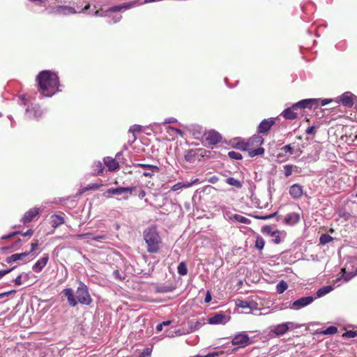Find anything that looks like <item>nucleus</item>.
Wrapping results in <instances>:
<instances>
[{
	"mask_svg": "<svg viewBox=\"0 0 357 357\" xmlns=\"http://www.w3.org/2000/svg\"><path fill=\"white\" fill-rule=\"evenodd\" d=\"M39 92L43 96L51 97L59 89V77L50 70H43L36 77Z\"/></svg>",
	"mask_w": 357,
	"mask_h": 357,
	"instance_id": "1",
	"label": "nucleus"
},
{
	"mask_svg": "<svg viewBox=\"0 0 357 357\" xmlns=\"http://www.w3.org/2000/svg\"><path fill=\"white\" fill-rule=\"evenodd\" d=\"M75 294L71 288L63 289L62 294L67 298L68 303L71 307H75L78 303L89 305L92 303V298L89 292L87 286L82 281H79Z\"/></svg>",
	"mask_w": 357,
	"mask_h": 357,
	"instance_id": "2",
	"label": "nucleus"
},
{
	"mask_svg": "<svg viewBox=\"0 0 357 357\" xmlns=\"http://www.w3.org/2000/svg\"><path fill=\"white\" fill-rule=\"evenodd\" d=\"M143 237L146 244L147 252L149 253L158 252L162 245L161 237L155 227L146 229L143 232Z\"/></svg>",
	"mask_w": 357,
	"mask_h": 357,
	"instance_id": "3",
	"label": "nucleus"
},
{
	"mask_svg": "<svg viewBox=\"0 0 357 357\" xmlns=\"http://www.w3.org/2000/svg\"><path fill=\"white\" fill-rule=\"evenodd\" d=\"M263 142L264 139L261 136L254 135L246 142L242 143L241 149L247 151L251 157L261 155L264 152V149L260 147Z\"/></svg>",
	"mask_w": 357,
	"mask_h": 357,
	"instance_id": "4",
	"label": "nucleus"
},
{
	"mask_svg": "<svg viewBox=\"0 0 357 357\" xmlns=\"http://www.w3.org/2000/svg\"><path fill=\"white\" fill-rule=\"evenodd\" d=\"M137 3L138 2L137 1L124 3L119 6H112L105 11L96 10L95 12V15L100 17H109V14L111 13L121 12L123 10L130 9L131 8L137 5Z\"/></svg>",
	"mask_w": 357,
	"mask_h": 357,
	"instance_id": "5",
	"label": "nucleus"
},
{
	"mask_svg": "<svg viewBox=\"0 0 357 357\" xmlns=\"http://www.w3.org/2000/svg\"><path fill=\"white\" fill-rule=\"evenodd\" d=\"M236 305L240 308L249 310L250 312L260 310L257 303L251 298H248L245 300L236 299Z\"/></svg>",
	"mask_w": 357,
	"mask_h": 357,
	"instance_id": "6",
	"label": "nucleus"
},
{
	"mask_svg": "<svg viewBox=\"0 0 357 357\" xmlns=\"http://www.w3.org/2000/svg\"><path fill=\"white\" fill-rule=\"evenodd\" d=\"M135 187L111 188L107 190V193L114 195H123L124 199H127L135 190Z\"/></svg>",
	"mask_w": 357,
	"mask_h": 357,
	"instance_id": "7",
	"label": "nucleus"
},
{
	"mask_svg": "<svg viewBox=\"0 0 357 357\" xmlns=\"http://www.w3.org/2000/svg\"><path fill=\"white\" fill-rule=\"evenodd\" d=\"M224 218L226 220L234 222H239L245 225H248L250 223V220L246 217L243 216L240 214L233 213L229 211H224Z\"/></svg>",
	"mask_w": 357,
	"mask_h": 357,
	"instance_id": "8",
	"label": "nucleus"
},
{
	"mask_svg": "<svg viewBox=\"0 0 357 357\" xmlns=\"http://www.w3.org/2000/svg\"><path fill=\"white\" fill-rule=\"evenodd\" d=\"M232 344L237 345L238 347H245L250 344V337L243 332L236 335L232 339Z\"/></svg>",
	"mask_w": 357,
	"mask_h": 357,
	"instance_id": "9",
	"label": "nucleus"
},
{
	"mask_svg": "<svg viewBox=\"0 0 357 357\" xmlns=\"http://www.w3.org/2000/svg\"><path fill=\"white\" fill-rule=\"evenodd\" d=\"M294 148L291 144H287L279 149L276 157L280 162H283L287 160L289 155L294 154Z\"/></svg>",
	"mask_w": 357,
	"mask_h": 357,
	"instance_id": "10",
	"label": "nucleus"
},
{
	"mask_svg": "<svg viewBox=\"0 0 357 357\" xmlns=\"http://www.w3.org/2000/svg\"><path fill=\"white\" fill-rule=\"evenodd\" d=\"M319 99L317 98H309V99H304L298 102H296L298 108L299 110L302 109H312V108H317L319 106Z\"/></svg>",
	"mask_w": 357,
	"mask_h": 357,
	"instance_id": "11",
	"label": "nucleus"
},
{
	"mask_svg": "<svg viewBox=\"0 0 357 357\" xmlns=\"http://www.w3.org/2000/svg\"><path fill=\"white\" fill-rule=\"evenodd\" d=\"M43 115V112L38 105H31L26 109V116L29 119L38 120Z\"/></svg>",
	"mask_w": 357,
	"mask_h": 357,
	"instance_id": "12",
	"label": "nucleus"
},
{
	"mask_svg": "<svg viewBox=\"0 0 357 357\" xmlns=\"http://www.w3.org/2000/svg\"><path fill=\"white\" fill-rule=\"evenodd\" d=\"M314 299V298L312 296L302 297V298L294 301L291 303L290 308L294 309V310L301 309L302 307H304L308 305L311 303H312Z\"/></svg>",
	"mask_w": 357,
	"mask_h": 357,
	"instance_id": "13",
	"label": "nucleus"
},
{
	"mask_svg": "<svg viewBox=\"0 0 357 357\" xmlns=\"http://www.w3.org/2000/svg\"><path fill=\"white\" fill-rule=\"evenodd\" d=\"M294 327V324L293 322L283 323L276 326H274L271 329V332L274 333L276 336H281L284 335L290 328Z\"/></svg>",
	"mask_w": 357,
	"mask_h": 357,
	"instance_id": "14",
	"label": "nucleus"
},
{
	"mask_svg": "<svg viewBox=\"0 0 357 357\" xmlns=\"http://www.w3.org/2000/svg\"><path fill=\"white\" fill-rule=\"evenodd\" d=\"M135 165L145 169V171L143 172L142 175L146 177L151 178L154 175V173H158L160 171L159 167L156 165L141 163L137 164Z\"/></svg>",
	"mask_w": 357,
	"mask_h": 357,
	"instance_id": "15",
	"label": "nucleus"
},
{
	"mask_svg": "<svg viewBox=\"0 0 357 357\" xmlns=\"http://www.w3.org/2000/svg\"><path fill=\"white\" fill-rule=\"evenodd\" d=\"M298 108L296 103L293 104L291 107H288L285 109L282 113V115L285 119L287 120H294L296 119L298 117Z\"/></svg>",
	"mask_w": 357,
	"mask_h": 357,
	"instance_id": "16",
	"label": "nucleus"
},
{
	"mask_svg": "<svg viewBox=\"0 0 357 357\" xmlns=\"http://www.w3.org/2000/svg\"><path fill=\"white\" fill-rule=\"evenodd\" d=\"M228 321L229 319L222 313H217L208 319L210 324H225Z\"/></svg>",
	"mask_w": 357,
	"mask_h": 357,
	"instance_id": "17",
	"label": "nucleus"
},
{
	"mask_svg": "<svg viewBox=\"0 0 357 357\" xmlns=\"http://www.w3.org/2000/svg\"><path fill=\"white\" fill-rule=\"evenodd\" d=\"M49 261V255L47 254H45L43 257L38 259L36 264L33 266V271L36 273L40 272L43 268L47 265Z\"/></svg>",
	"mask_w": 357,
	"mask_h": 357,
	"instance_id": "18",
	"label": "nucleus"
},
{
	"mask_svg": "<svg viewBox=\"0 0 357 357\" xmlns=\"http://www.w3.org/2000/svg\"><path fill=\"white\" fill-rule=\"evenodd\" d=\"M206 141L210 144H216L222 139L221 135L215 131H210L206 135Z\"/></svg>",
	"mask_w": 357,
	"mask_h": 357,
	"instance_id": "19",
	"label": "nucleus"
},
{
	"mask_svg": "<svg viewBox=\"0 0 357 357\" xmlns=\"http://www.w3.org/2000/svg\"><path fill=\"white\" fill-rule=\"evenodd\" d=\"M39 213V209L36 208L29 210L22 218V222L26 224L33 220V219Z\"/></svg>",
	"mask_w": 357,
	"mask_h": 357,
	"instance_id": "20",
	"label": "nucleus"
},
{
	"mask_svg": "<svg viewBox=\"0 0 357 357\" xmlns=\"http://www.w3.org/2000/svg\"><path fill=\"white\" fill-rule=\"evenodd\" d=\"M340 100L344 106L351 107L354 105L353 94L349 92L344 93L340 96Z\"/></svg>",
	"mask_w": 357,
	"mask_h": 357,
	"instance_id": "21",
	"label": "nucleus"
},
{
	"mask_svg": "<svg viewBox=\"0 0 357 357\" xmlns=\"http://www.w3.org/2000/svg\"><path fill=\"white\" fill-rule=\"evenodd\" d=\"M289 194L295 199L301 197L303 195V187L298 184H294L290 187Z\"/></svg>",
	"mask_w": 357,
	"mask_h": 357,
	"instance_id": "22",
	"label": "nucleus"
},
{
	"mask_svg": "<svg viewBox=\"0 0 357 357\" xmlns=\"http://www.w3.org/2000/svg\"><path fill=\"white\" fill-rule=\"evenodd\" d=\"M300 220V215L297 213H289L284 218V223L288 225H294Z\"/></svg>",
	"mask_w": 357,
	"mask_h": 357,
	"instance_id": "23",
	"label": "nucleus"
},
{
	"mask_svg": "<svg viewBox=\"0 0 357 357\" xmlns=\"http://www.w3.org/2000/svg\"><path fill=\"white\" fill-rule=\"evenodd\" d=\"M198 183V179H195L194 181L191 182L185 181V182H178L176 184H174L172 187V191H177L178 190H181L183 188H188L191 187L192 185Z\"/></svg>",
	"mask_w": 357,
	"mask_h": 357,
	"instance_id": "24",
	"label": "nucleus"
},
{
	"mask_svg": "<svg viewBox=\"0 0 357 357\" xmlns=\"http://www.w3.org/2000/svg\"><path fill=\"white\" fill-rule=\"evenodd\" d=\"M29 255V252H22L13 254L6 258V261L8 264L15 262L19 260H24Z\"/></svg>",
	"mask_w": 357,
	"mask_h": 357,
	"instance_id": "25",
	"label": "nucleus"
},
{
	"mask_svg": "<svg viewBox=\"0 0 357 357\" xmlns=\"http://www.w3.org/2000/svg\"><path fill=\"white\" fill-rule=\"evenodd\" d=\"M104 163L109 171H115L119 167V165L116 162V159L110 157L105 158Z\"/></svg>",
	"mask_w": 357,
	"mask_h": 357,
	"instance_id": "26",
	"label": "nucleus"
},
{
	"mask_svg": "<svg viewBox=\"0 0 357 357\" xmlns=\"http://www.w3.org/2000/svg\"><path fill=\"white\" fill-rule=\"evenodd\" d=\"M65 222L64 218L61 215L54 214L50 217V223L52 227L56 228Z\"/></svg>",
	"mask_w": 357,
	"mask_h": 357,
	"instance_id": "27",
	"label": "nucleus"
},
{
	"mask_svg": "<svg viewBox=\"0 0 357 357\" xmlns=\"http://www.w3.org/2000/svg\"><path fill=\"white\" fill-rule=\"evenodd\" d=\"M269 235H271L273 238V241L275 243L278 244L280 243L281 235L285 236L286 232L284 231H280L278 230L271 231V228L269 227Z\"/></svg>",
	"mask_w": 357,
	"mask_h": 357,
	"instance_id": "28",
	"label": "nucleus"
},
{
	"mask_svg": "<svg viewBox=\"0 0 357 357\" xmlns=\"http://www.w3.org/2000/svg\"><path fill=\"white\" fill-rule=\"evenodd\" d=\"M84 236L89 238L93 241L101 242L103 240H105L107 238V236L106 234H99V235H93L92 233L88 232L83 234Z\"/></svg>",
	"mask_w": 357,
	"mask_h": 357,
	"instance_id": "29",
	"label": "nucleus"
},
{
	"mask_svg": "<svg viewBox=\"0 0 357 357\" xmlns=\"http://www.w3.org/2000/svg\"><path fill=\"white\" fill-rule=\"evenodd\" d=\"M225 182L229 184V185H232V186H234L235 188H238V189H240L242 188L243 186V184L242 183L233 178V177H229L227 178L226 180H225Z\"/></svg>",
	"mask_w": 357,
	"mask_h": 357,
	"instance_id": "30",
	"label": "nucleus"
},
{
	"mask_svg": "<svg viewBox=\"0 0 357 357\" xmlns=\"http://www.w3.org/2000/svg\"><path fill=\"white\" fill-rule=\"evenodd\" d=\"M333 290L332 286H325L320 289H319L316 293V295L318 298H320L321 296H324L326 294H328Z\"/></svg>",
	"mask_w": 357,
	"mask_h": 357,
	"instance_id": "31",
	"label": "nucleus"
},
{
	"mask_svg": "<svg viewBox=\"0 0 357 357\" xmlns=\"http://www.w3.org/2000/svg\"><path fill=\"white\" fill-rule=\"evenodd\" d=\"M93 174H100L103 172L104 167L101 162L97 161L93 163Z\"/></svg>",
	"mask_w": 357,
	"mask_h": 357,
	"instance_id": "32",
	"label": "nucleus"
},
{
	"mask_svg": "<svg viewBox=\"0 0 357 357\" xmlns=\"http://www.w3.org/2000/svg\"><path fill=\"white\" fill-rule=\"evenodd\" d=\"M341 273H342V277L344 278L346 282H348L349 280L357 275V271L355 273L346 271V268H343L341 269Z\"/></svg>",
	"mask_w": 357,
	"mask_h": 357,
	"instance_id": "33",
	"label": "nucleus"
},
{
	"mask_svg": "<svg viewBox=\"0 0 357 357\" xmlns=\"http://www.w3.org/2000/svg\"><path fill=\"white\" fill-rule=\"evenodd\" d=\"M333 241V238L327 234H321L319 238V243L321 245H326Z\"/></svg>",
	"mask_w": 357,
	"mask_h": 357,
	"instance_id": "34",
	"label": "nucleus"
},
{
	"mask_svg": "<svg viewBox=\"0 0 357 357\" xmlns=\"http://www.w3.org/2000/svg\"><path fill=\"white\" fill-rule=\"evenodd\" d=\"M259 133H266L268 132V119H264L258 127Z\"/></svg>",
	"mask_w": 357,
	"mask_h": 357,
	"instance_id": "35",
	"label": "nucleus"
},
{
	"mask_svg": "<svg viewBox=\"0 0 357 357\" xmlns=\"http://www.w3.org/2000/svg\"><path fill=\"white\" fill-rule=\"evenodd\" d=\"M288 287L286 282L281 280L276 286V291L278 294L283 293Z\"/></svg>",
	"mask_w": 357,
	"mask_h": 357,
	"instance_id": "36",
	"label": "nucleus"
},
{
	"mask_svg": "<svg viewBox=\"0 0 357 357\" xmlns=\"http://www.w3.org/2000/svg\"><path fill=\"white\" fill-rule=\"evenodd\" d=\"M177 271L181 275H185L187 274L188 269L185 262L182 261L178 264Z\"/></svg>",
	"mask_w": 357,
	"mask_h": 357,
	"instance_id": "37",
	"label": "nucleus"
},
{
	"mask_svg": "<svg viewBox=\"0 0 357 357\" xmlns=\"http://www.w3.org/2000/svg\"><path fill=\"white\" fill-rule=\"evenodd\" d=\"M337 332V328L335 326H329L326 330L320 332L321 334L323 335H333Z\"/></svg>",
	"mask_w": 357,
	"mask_h": 357,
	"instance_id": "38",
	"label": "nucleus"
},
{
	"mask_svg": "<svg viewBox=\"0 0 357 357\" xmlns=\"http://www.w3.org/2000/svg\"><path fill=\"white\" fill-rule=\"evenodd\" d=\"M204 324V322L200 320L197 321L195 323L191 322L190 325V330L192 331H197Z\"/></svg>",
	"mask_w": 357,
	"mask_h": 357,
	"instance_id": "39",
	"label": "nucleus"
},
{
	"mask_svg": "<svg viewBox=\"0 0 357 357\" xmlns=\"http://www.w3.org/2000/svg\"><path fill=\"white\" fill-rule=\"evenodd\" d=\"M265 244V241L261 236H257L255 241V247L261 250L263 249Z\"/></svg>",
	"mask_w": 357,
	"mask_h": 357,
	"instance_id": "40",
	"label": "nucleus"
},
{
	"mask_svg": "<svg viewBox=\"0 0 357 357\" xmlns=\"http://www.w3.org/2000/svg\"><path fill=\"white\" fill-rule=\"evenodd\" d=\"M295 167L292 165H286L284 166V174L286 177L289 176L292 174V169Z\"/></svg>",
	"mask_w": 357,
	"mask_h": 357,
	"instance_id": "41",
	"label": "nucleus"
},
{
	"mask_svg": "<svg viewBox=\"0 0 357 357\" xmlns=\"http://www.w3.org/2000/svg\"><path fill=\"white\" fill-rule=\"evenodd\" d=\"M228 155L230 158L234 160H241L242 158V155L239 152H236L234 151H229L228 153Z\"/></svg>",
	"mask_w": 357,
	"mask_h": 357,
	"instance_id": "42",
	"label": "nucleus"
},
{
	"mask_svg": "<svg viewBox=\"0 0 357 357\" xmlns=\"http://www.w3.org/2000/svg\"><path fill=\"white\" fill-rule=\"evenodd\" d=\"M357 336V331H347L343 335L342 337L353 338Z\"/></svg>",
	"mask_w": 357,
	"mask_h": 357,
	"instance_id": "43",
	"label": "nucleus"
},
{
	"mask_svg": "<svg viewBox=\"0 0 357 357\" xmlns=\"http://www.w3.org/2000/svg\"><path fill=\"white\" fill-rule=\"evenodd\" d=\"M122 17L121 15H114L110 20L107 21L109 24H113L119 22L121 20Z\"/></svg>",
	"mask_w": 357,
	"mask_h": 357,
	"instance_id": "44",
	"label": "nucleus"
},
{
	"mask_svg": "<svg viewBox=\"0 0 357 357\" xmlns=\"http://www.w3.org/2000/svg\"><path fill=\"white\" fill-rule=\"evenodd\" d=\"M151 352V349L146 348L140 353L139 357H150Z\"/></svg>",
	"mask_w": 357,
	"mask_h": 357,
	"instance_id": "45",
	"label": "nucleus"
},
{
	"mask_svg": "<svg viewBox=\"0 0 357 357\" xmlns=\"http://www.w3.org/2000/svg\"><path fill=\"white\" fill-rule=\"evenodd\" d=\"M23 278V275H19L15 280H14V282H15V284L17 286L19 285H21L22 283V279ZM24 278H28V275L27 274H25L24 275Z\"/></svg>",
	"mask_w": 357,
	"mask_h": 357,
	"instance_id": "46",
	"label": "nucleus"
},
{
	"mask_svg": "<svg viewBox=\"0 0 357 357\" xmlns=\"http://www.w3.org/2000/svg\"><path fill=\"white\" fill-rule=\"evenodd\" d=\"M141 131V128L138 125H134L129 129L130 132H132L133 134L135 132H139Z\"/></svg>",
	"mask_w": 357,
	"mask_h": 357,
	"instance_id": "47",
	"label": "nucleus"
},
{
	"mask_svg": "<svg viewBox=\"0 0 357 357\" xmlns=\"http://www.w3.org/2000/svg\"><path fill=\"white\" fill-rule=\"evenodd\" d=\"M100 187V185L98 184H91V185H89L87 187H86L85 188H83L82 189V192H84V191H86L88 190H96V189H98V188Z\"/></svg>",
	"mask_w": 357,
	"mask_h": 357,
	"instance_id": "48",
	"label": "nucleus"
},
{
	"mask_svg": "<svg viewBox=\"0 0 357 357\" xmlns=\"http://www.w3.org/2000/svg\"><path fill=\"white\" fill-rule=\"evenodd\" d=\"M315 129H316V127L314 126H312L308 127L306 129L305 132L307 134L314 135H315Z\"/></svg>",
	"mask_w": 357,
	"mask_h": 357,
	"instance_id": "49",
	"label": "nucleus"
},
{
	"mask_svg": "<svg viewBox=\"0 0 357 357\" xmlns=\"http://www.w3.org/2000/svg\"><path fill=\"white\" fill-rule=\"evenodd\" d=\"M167 129L173 130L176 134H178V135H181V136L183 135V131L181 129L176 128H174V127H172V126H168Z\"/></svg>",
	"mask_w": 357,
	"mask_h": 357,
	"instance_id": "50",
	"label": "nucleus"
},
{
	"mask_svg": "<svg viewBox=\"0 0 357 357\" xmlns=\"http://www.w3.org/2000/svg\"><path fill=\"white\" fill-rule=\"evenodd\" d=\"M39 246V244H38V241H36V242L33 243L31 245V250L29 252V254L33 251H35L36 249H38Z\"/></svg>",
	"mask_w": 357,
	"mask_h": 357,
	"instance_id": "51",
	"label": "nucleus"
},
{
	"mask_svg": "<svg viewBox=\"0 0 357 357\" xmlns=\"http://www.w3.org/2000/svg\"><path fill=\"white\" fill-rule=\"evenodd\" d=\"M177 122V120L176 119L174 118V117H170V118H167L165 120V121L163 122L164 124H168V123H176Z\"/></svg>",
	"mask_w": 357,
	"mask_h": 357,
	"instance_id": "52",
	"label": "nucleus"
},
{
	"mask_svg": "<svg viewBox=\"0 0 357 357\" xmlns=\"http://www.w3.org/2000/svg\"><path fill=\"white\" fill-rule=\"evenodd\" d=\"M13 269H14V267L12 268H10V269H7V270L0 271V279L2 278L6 274L9 273Z\"/></svg>",
	"mask_w": 357,
	"mask_h": 357,
	"instance_id": "53",
	"label": "nucleus"
},
{
	"mask_svg": "<svg viewBox=\"0 0 357 357\" xmlns=\"http://www.w3.org/2000/svg\"><path fill=\"white\" fill-rule=\"evenodd\" d=\"M17 234H20L19 231H14V232H12L8 235H5L2 237L3 239H8V238H10L13 236H14L15 235H16Z\"/></svg>",
	"mask_w": 357,
	"mask_h": 357,
	"instance_id": "54",
	"label": "nucleus"
},
{
	"mask_svg": "<svg viewBox=\"0 0 357 357\" xmlns=\"http://www.w3.org/2000/svg\"><path fill=\"white\" fill-rule=\"evenodd\" d=\"M13 293H15V290H12V291H7V292H4V293H2V294H0V299L8 296L9 294H13Z\"/></svg>",
	"mask_w": 357,
	"mask_h": 357,
	"instance_id": "55",
	"label": "nucleus"
},
{
	"mask_svg": "<svg viewBox=\"0 0 357 357\" xmlns=\"http://www.w3.org/2000/svg\"><path fill=\"white\" fill-rule=\"evenodd\" d=\"M33 234V229H28L26 232L24 233H22V235L23 236H31Z\"/></svg>",
	"mask_w": 357,
	"mask_h": 357,
	"instance_id": "56",
	"label": "nucleus"
},
{
	"mask_svg": "<svg viewBox=\"0 0 357 357\" xmlns=\"http://www.w3.org/2000/svg\"><path fill=\"white\" fill-rule=\"evenodd\" d=\"M211 299H212L210 293L208 291L205 296L204 301H205V303H208L211 302Z\"/></svg>",
	"mask_w": 357,
	"mask_h": 357,
	"instance_id": "57",
	"label": "nucleus"
},
{
	"mask_svg": "<svg viewBox=\"0 0 357 357\" xmlns=\"http://www.w3.org/2000/svg\"><path fill=\"white\" fill-rule=\"evenodd\" d=\"M333 100L332 99H324V100H321V105L322 106H324L326 105H327L328 103L332 102Z\"/></svg>",
	"mask_w": 357,
	"mask_h": 357,
	"instance_id": "58",
	"label": "nucleus"
},
{
	"mask_svg": "<svg viewBox=\"0 0 357 357\" xmlns=\"http://www.w3.org/2000/svg\"><path fill=\"white\" fill-rule=\"evenodd\" d=\"M114 275L116 278L119 279V280H121V277L120 275V273L119 272V271H114Z\"/></svg>",
	"mask_w": 357,
	"mask_h": 357,
	"instance_id": "59",
	"label": "nucleus"
},
{
	"mask_svg": "<svg viewBox=\"0 0 357 357\" xmlns=\"http://www.w3.org/2000/svg\"><path fill=\"white\" fill-rule=\"evenodd\" d=\"M146 195V192L144 190H141V192L139 193L138 197L139 199H143Z\"/></svg>",
	"mask_w": 357,
	"mask_h": 357,
	"instance_id": "60",
	"label": "nucleus"
},
{
	"mask_svg": "<svg viewBox=\"0 0 357 357\" xmlns=\"http://www.w3.org/2000/svg\"><path fill=\"white\" fill-rule=\"evenodd\" d=\"M254 217L257 219H262V220H266L268 218L267 215H255Z\"/></svg>",
	"mask_w": 357,
	"mask_h": 357,
	"instance_id": "61",
	"label": "nucleus"
},
{
	"mask_svg": "<svg viewBox=\"0 0 357 357\" xmlns=\"http://www.w3.org/2000/svg\"><path fill=\"white\" fill-rule=\"evenodd\" d=\"M216 356H218V353H215V352L210 353L205 356V357H216Z\"/></svg>",
	"mask_w": 357,
	"mask_h": 357,
	"instance_id": "62",
	"label": "nucleus"
},
{
	"mask_svg": "<svg viewBox=\"0 0 357 357\" xmlns=\"http://www.w3.org/2000/svg\"><path fill=\"white\" fill-rule=\"evenodd\" d=\"M275 124V121L273 119H269V129Z\"/></svg>",
	"mask_w": 357,
	"mask_h": 357,
	"instance_id": "63",
	"label": "nucleus"
},
{
	"mask_svg": "<svg viewBox=\"0 0 357 357\" xmlns=\"http://www.w3.org/2000/svg\"><path fill=\"white\" fill-rule=\"evenodd\" d=\"M162 327H163V326L161 324L157 325V326H156L157 331H158V332L161 331L162 330Z\"/></svg>",
	"mask_w": 357,
	"mask_h": 357,
	"instance_id": "64",
	"label": "nucleus"
}]
</instances>
